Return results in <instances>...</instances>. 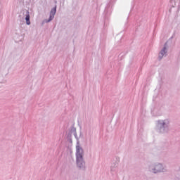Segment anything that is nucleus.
Masks as SVG:
<instances>
[{
	"label": "nucleus",
	"instance_id": "nucleus-1",
	"mask_svg": "<svg viewBox=\"0 0 180 180\" xmlns=\"http://www.w3.org/2000/svg\"><path fill=\"white\" fill-rule=\"evenodd\" d=\"M171 126V120L167 118L165 120H159L156 124V131L159 134H168L169 133V127Z\"/></svg>",
	"mask_w": 180,
	"mask_h": 180
},
{
	"label": "nucleus",
	"instance_id": "nucleus-2",
	"mask_svg": "<svg viewBox=\"0 0 180 180\" xmlns=\"http://www.w3.org/2000/svg\"><path fill=\"white\" fill-rule=\"evenodd\" d=\"M148 171L152 174H161L164 172H168L167 167L164 166V165L160 162L153 163L150 165H149Z\"/></svg>",
	"mask_w": 180,
	"mask_h": 180
},
{
	"label": "nucleus",
	"instance_id": "nucleus-3",
	"mask_svg": "<svg viewBox=\"0 0 180 180\" xmlns=\"http://www.w3.org/2000/svg\"><path fill=\"white\" fill-rule=\"evenodd\" d=\"M76 164L79 169L85 171L86 167H85V160H84V158H76Z\"/></svg>",
	"mask_w": 180,
	"mask_h": 180
},
{
	"label": "nucleus",
	"instance_id": "nucleus-4",
	"mask_svg": "<svg viewBox=\"0 0 180 180\" xmlns=\"http://www.w3.org/2000/svg\"><path fill=\"white\" fill-rule=\"evenodd\" d=\"M84 158V149L79 145V141H77L76 146V158Z\"/></svg>",
	"mask_w": 180,
	"mask_h": 180
},
{
	"label": "nucleus",
	"instance_id": "nucleus-5",
	"mask_svg": "<svg viewBox=\"0 0 180 180\" xmlns=\"http://www.w3.org/2000/svg\"><path fill=\"white\" fill-rule=\"evenodd\" d=\"M57 13V6H55L50 11V15L49 19L44 20L45 23H49L53 19H54V15Z\"/></svg>",
	"mask_w": 180,
	"mask_h": 180
},
{
	"label": "nucleus",
	"instance_id": "nucleus-6",
	"mask_svg": "<svg viewBox=\"0 0 180 180\" xmlns=\"http://www.w3.org/2000/svg\"><path fill=\"white\" fill-rule=\"evenodd\" d=\"M167 53H168V50L167 49V42H166L164 45V47L159 53V60H162V57H164V56H167Z\"/></svg>",
	"mask_w": 180,
	"mask_h": 180
},
{
	"label": "nucleus",
	"instance_id": "nucleus-7",
	"mask_svg": "<svg viewBox=\"0 0 180 180\" xmlns=\"http://www.w3.org/2000/svg\"><path fill=\"white\" fill-rule=\"evenodd\" d=\"M70 132H71V134H72V133H73L77 141V142L79 141V139H78V136L77 135V128L74 127H70Z\"/></svg>",
	"mask_w": 180,
	"mask_h": 180
},
{
	"label": "nucleus",
	"instance_id": "nucleus-8",
	"mask_svg": "<svg viewBox=\"0 0 180 180\" xmlns=\"http://www.w3.org/2000/svg\"><path fill=\"white\" fill-rule=\"evenodd\" d=\"M25 20H26V25H30V13H29V11H26L25 14Z\"/></svg>",
	"mask_w": 180,
	"mask_h": 180
},
{
	"label": "nucleus",
	"instance_id": "nucleus-9",
	"mask_svg": "<svg viewBox=\"0 0 180 180\" xmlns=\"http://www.w3.org/2000/svg\"><path fill=\"white\" fill-rule=\"evenodd\" d=\"M110 171L112 172H116L117 171V163H113L110 167Z\"/></svg>",
	"mask_w": 180,
	"mask_h": 180
},
{
	"label": "nucleus",
	"instance_id": "nucleus-10",
	"mask_svg": "<svg viewBox=\"0 0 180 180\" xmlns=\"http://www.w3.org/2000/svg\"><path fill=\"white\" fill-rule=\"evenodd\" d=\"M67 139L70 143H72V135L70 131L68 134Z\"/></svg>",
	"mask_w": 180,
	"mask_h": 180
},
{
	"label": "nucleus",
	"instance_id": "nucleus-11",
	"mask_svg": "<svg viewBox=\"0 0 180 180\" xmlns=\"http://www.w3.org/2000/svg\"><path fill=\"white\" fill-rule=\"evenodd\" d=\"M79 138L80 139H84V134H82V131H80Z\"/></svg>",
	"mask_w": 180,
	"mask_h": 180
},
{
	"label": "nucleus",
	"instance_id": "nucleus-12",
	"mask_svg": "<svg viewBox=\"0 0 180 180\" xmlns=\"http://www.w3.org/2000/svg\"><path fill=\"white\" fill-rule=\"evenodd\" d=\"M110 1V4H113V2H115L116 0H109Z\"/></svg>",
	"mask_w": 180,
	"mask_h": 180
},
{
	"label": "nucleus",
	"instance_id": "nucleus-13",
	"mask_svg": "<svg viewBox=\"0 0 180 180\" xmlns=\"http://www.w3.org/2000/svg\"><path fill=\"white\" fill-rule=\"evenodd\" d=\"M179 171H180V167H179Z\"/></svg>",
	"mask_w": 180,
	"mask_h": 180
}]
</instances>
